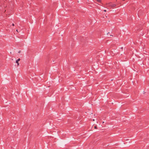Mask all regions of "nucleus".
<instances>
[{"label": "nucleus", "instance_id": "6e6552de", "mask_svg": "<svg viewBox=\"0 0 149 149\" xmlns=\"http://www.w3.org/2000/svg\"><path fill=\"white\" fill-rule=\"evenodd\" d=\"M120 48H121V49H123V47H121Z\"/></svg>", "mask_w": 149, "mask_h": 149}, {"label": "nucleus", "instance_id": "0eeeda50", "mask_svg": "<svg viewBox=\"0 0 149 149\" xmlns=\"http://www.w3.org/2000/svg\"><path fill=\"white\" fill-rule=\"evenodd\" d=\"M12 25L13 26H14L15 25H14V23H13L12 24Z\"/></svg>", "mask_w": 149, "mask_h": 149}, {"label": "nucleus", "instance_id": "7ed1b4c3", "mask_svg": "<svg viewBox=\"0 0 149 149\" xmlns=\"http://www.w3.org/2000/svg\"><path fill=\"white\" fill-rule=\"evenodd\" d=\"M16 63H17H17H18V61H16Z\"/></svg>", "mask_w": 149, "mask_h": 149}, {"label": "nucleus", "instance_id": "ddd939ff", "mask_svg": "<svg viewBox=\"0 0 149 149\" xmlns=\"http://www.w3.org/2000/svg\"><path fill=\"white\" fill-rule=\"evenodd\" d=\"M93 121H94V119H93Z\"/></svg>", "mask_w": 149, "mask_h": 149}, {"label": "nucleus", "instance_id": "9b49d317", "mask_svg": "<svg viewBox=\"0 0 149 149\" xmlns=\"http://www.w3.org/2000/svg\"><path fill=\"white\" fill-rule=\"evenodd\" d=\"M16 31L17 32H18V30L17 29L16 30Z\"/></svg>", "mask_w": 149, "mask_h": 149}, {"label": "nucleus", "instance_id": "423d86ee", "mask_svg": "<svg viewBox=\"0 0 149 149\" xmlns=\"http://www.w3.org/2000/svg\"><path fill=\"white\" fill-rule=\"evenodd\" d=\"M21 52V51H19L18 52V53H20Z\"/></svg>", "mask_w": 149, "mask_h": 149}, {"label": "nucleus", "instance_id": "9d476101", "mask_svg": "<svg viewBox=\"0 0 149 149\" xmlns=\"http://www.w3.org/2000/svg\"><path fill=\"white\" fill-rule=\"evenodd\" d=\"M104 12H106V10H104Z\"/></svg>", "mask_w": 149, "mask_h": 149}, {"label": "nucleus", "instance_id": "f8f14e48", "mask_svg": "<svg viewBox=\"0 0 149 149\" xmlns=\"http://www.w3.org/2000/svg\"><path fill=\"white\" fill-rule=\"evenodd\" d=\"M109 33H107V34H109Z\"/></svg>", "mask_w": 149, "mask_h": 149}, {"label": "nucleus", "instance_id": "f257e3e1", "mask_svg": "<svg viewBox=\"0 0 149 149\" xmlns=\"http://www.w3.org/2000/svg\"><path fill=\"white\" fill-rule=\"evenodd\" d=\"M116 6V5L114 4H112L111 3H109L106 4V6L107 7H109L111 8V7H115Z\"/></svg>", "mask_w": 149, "mask_h": 149}, {"label": "nucleus", "instance_id": "20e7f679", "mask_svg": "<svg viewBox=\"0 0 149 149\" xmlns=\"http://www.w3.org/2000/svg\"><path fill=\"white\" fill-rule=\"evenodd\" d=\"M20 58H18L17 60L16 61H19L20 60Z\"/></svg>", "mask_w": 149, "mask_h": 149}, {"label": "nucleus", "instance_id": "f03ea898", "mask_svg": "<svg viewBox=\"0 0 149 149\" xmlns=\"http://www.w3.org/2000/svg\"><path fill=\"white\" fill-rule=\"evenodd\" d=\"M96 1L98 2H101V0H96Z\"/></svg>", "mask_w": 149, "mask_h": 149}, {"label": "nucleus", "instance_id": "39448f33", "mask_svg": "<svg viewBox=\"0 0 149 149\" xmlns=\"http://www.w3.org/2000/svg\"><path fill=\"white\" fill-rule=\"evenodd\" d=\"M94 128L95 129H97V127L96 126H95L94 127Z\"/></svg>", "mask_w": 149, "mask_h": 149}, {"label": "nucleus", "instance_id": "4468645a", "mask_svg": "<svg viewBox=\"0 0 149 149\" xmlns=\"http://www.w3.org/2000/svg\"><path fill=\"white\" fill-rule=\"evenodd\" d=\"M123 0L124 1H125V0Z\"/></svg>", "mask_w": 149, "mask_h": 149}, {"label": "nucleus", "instance_id": "1a4fd4ad", "mask_svg": "<svg viewBox=\"0 0 149 149\" xmlns=\"http://www.w3.org/2000/svg\"><path fill=\"white\" fill-rule=\"evenodd\" d=\"M17 66H19V63H17Z\"/></svg>", "mask_w": 149, "mask_h": 149}]
</instances>
